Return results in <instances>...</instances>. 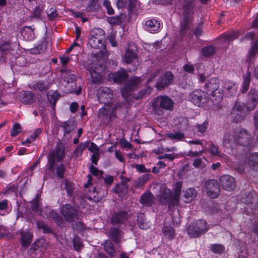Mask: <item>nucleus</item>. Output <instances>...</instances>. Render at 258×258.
Returning <instances> with one entry per match:
<instances>
[{"instance_id": "1", "label": "nucleus", "mask_w": 258, "mask_h": 258, "mask_svg": "<svg viewBox=\"0 0 258 258\" xmlns=\"http://www.w3.org/2000/svg\"><path fill=\"white\" fill-rule=\"evenodd\" d=\"M182 188V184L180 182H177L174 187V192L172 193L169 188L163 187L161 189V196L159 202L161 205L168 204L170 208L172 206H177L179 202L180 191Z\"/></svg>"}, {"instance_id": "2", "label": "nucleus", "mask_w": 258, "mask_h": 258, "mask_svg": "<svg viewBox=\"0 0 258 258\" xmlns=\"http://www.w3.org/2000/svg\"><path fill=\"white\" fill-rule=\"evenodd\" d=\"M105 32L101 28H93L90 34L88 43L90 46L95 49H99L101 51L105 48Z\"/></svg>"}, {"instance_id": "3", "label": "nucleus", "mask_w": 258, "mask_h": 258, "mask_svg": "<svg viewBox=\"0 0 258 258\" xmlns=\"http://www.w3.org/2000/svg\"><path fill=\"white\" fill-rule=\"evenodd\" d=\"M209 226L204 220L197 221L190 224L187 229L188 235L196 237L203 234L208 231Z\"/></svg>"}, {"instance_id": "4", "label": "nucleus", "mask_w": 258, "mask_h": 258, "mask_svg": "<svg viewBox=\"0 0 258 258\" xmlns=\"http://www.w3.org/2000/svg\"><path fill=\"white\" fill-rule=\"evenodd\" d=\"M188 100L197 106H205L209 101L208 93L200 89L195 90L190 93Z\"/></svg>"}, {"instance_id": "5", "label": "nucleus", "mask_w": 258, "mask_h": 258, "mask_svg": "<svg viewBox=\"0 0 258 258\" xmlns=\"http://www.w3.org/2000/svg\"><path fill=\"white\" fill-rule=\"evenodd\" d=\"M208 195L212 198H217L219 195L220 188L216 180H210L205 183Z\"/></svg>"}, {"instance_id": "6", "label": "nucleus", "mask_w": 258, "mask_h": 258, "mask_svg": "<svg viewBox=\"0 0 258 258\" xmlns=\"http://www.w3.org/2000/svg\"><path fill=\"white\" fill-rule=\"evenodd\" d=\"M219 182L222 188L227 191L233 190L236 186L233 177L228 175H224L220 177Z\"/></svg>"}, {"instance_id": "7", "label": "nucleus", "mask_w": 258, "mask_h": 258, "mask_svg": "<svg viewBox=\"0 0 258 258\" xmlns=\"http://www.w3.org/2000/svg\"><path fill=\"white\" fill-rule=\"evenodd\" d=\"M158 105L160 107L168 110H171L173 108L174 102L167 96H160L156 99Z\"/></svg>"}, {"instance_id": "8", "label": "nucleus", "mask_w": 258, "mask_h": 258, "mask_svg": "<svg viewBox=\"0 0 258 258\" xmlns=\"http://www.w3.org/2000/svg\"><path fill=\"white\" fill-rule=\"evenodd\" d=\"M173 79L172 74L170 72H166L160 78L156 84V87L159 89L164 88L171 83Z\"/></svg>"}, {"instance_id": "9", "label": "nucleus", "mask_w": 258, "mask_h": 258, "mask_svg": "<svg viewBox=\"0 0 258 258\" xmlns=\"http://www.w3.org/2000/svg\"><path fill=\"white\" fill-rule=\"evenodd\" d=\"M64 146L62 144H58L54 151L50 154V158L57 161H61L64 157Z\"/></svg>"}, {"instance_id": "10", "label": "nucleus", "mask_w": 258, "mask_h": 258, "mask_svg": "<svg viewBox=\"0 0 258 258\" xmlns=\"http://www.w3.org/2000/svg\"><path fill=\"white\" fill-rule=\"evenodd\" d=\"M76 211L70 205H66L61 208V214L67 221H71L75 216Z\"/></svg>"}, {"instance_id": "11", "label": "nucleus", "mask_w": 258, "mask_h": 258, "mask_svg": "<svg viewBox=\"0 0 258 258\" xmlns=\"http://www.w3.org/2000/svg\"><path fill=\"white\" fill-rule=\"evenodd\" d=\"M146 26L147 30L151 33H155L160 31V23L154 19H150L146 21Z\"/></svg>"}, {"instance_id": "12", "label": "nucleus", "mask_w": 258, "mask_h": 258, "mask_svg": "<svg viewBox=\"0 0 258 258\" xmlns=\"http://www.w3.org/2000/svg\"><path fill=\"white\" fill-rule=\"evenodd\" d=\"M250 141V136L245 130L241 131L237 139L238 143L243 146H248Z\"/></svg>"}, {"instance_id": "13", "label": "nucleus", "mask_w": 258, "mask_h": 258, "mask_svg": "<svg viewBox=\"0 0 258 258\" xmlns=\"http://www.w3.org/2000/svg\"><path fill=\"white\" fill-rule=\"evenodd\" d=\"M206 88L209 92H214L218 90L219 83L217 79L212 78L205 85Z\"/></svg>"}, {"instance_id": "14", "label": "nucleus", "mask_w": 258, "mask_h": 258, "mask_svg": "<svg viewBox=\"0 0 258 258\" xmlns=\"http://www.w3.org/2000/svg\"><path fill=\"white\" fill-rule=\"evenodd\" d=\"M197 192L194 188H189L184 192V198L185 202L190 203L197 196Z\"/></svg>"}, {"instance_id": "15", "label": "nucleus", "mask_w": 258, "mask_h": 258, "mask_svg": "<svg viewBox=\"0 0 258 258\" xmlns=\"http://www.w3.org/2000/svg\"><path fill=\"white\" fill-rule=\"evenodd\" d=\"M32 239V233L28 231H24L21 233V243L24 246L29 245Z\"/></svg>"}, {"instance_id": "16", "label": "nucleus", "mask_w": 258, "mask_h": 258, "mask_svg": "<svg viewBox=\"0 0 258 258\" xmlns=\"http://www.w3.org/2000/svg\"><path fill=\"white\" fill-rule=\"evenodd\" d=\"M141 203L145 206H151L154 202V197L151 192H147L142 195Z\"/></svg>"}, {"instance_id": "17", "label": "nucleus", "mask_w": 258, "mask_h": 258, "mask_svg": "<svg viewBox=\"0 0 258 258\" xmlns=\"http://www.w3.org/2000/svg\"><path fill=\"white\" fill-rule=\"evenodd\" d=\"M22 34L25 39L29 41L33 40L35 37L34 30L30 27H25Z\"/></svg>"}, {"instance_id": "18", "label": "nucleus", "mask_w": 258, "mask_h": 258, "mask_svg": "<svg viewBox=\"0 0 258 258\" xmlns=\"http://www.w3.org/2000/svg\"><path fill=\"white\" fill-rule=\"evenodd\" d=\"M231 114L236 119L241 118L243 116V112L242 106L240 104H236L232 109Z\"/></svg>"}, {"instance_id": "19", "label": "nucleus", "mask_w": 258, "mask_h": 258, "mask_svg": "<svg viewBox=\"0 0 258 258\" xmlns=\"http://www.w3.org/2000/svg\"><path fill=\"white\" fill-rule=\"evenodd\" d=\"M136 57L137 54L135 51L127 49L124 57V60L127 63L132 62L136 60Z\"/></svg>"}, {"instance_id": "20", "label": "nucleus", "mask_w": 258, "mask_h": 258, "mask_svg": "<svg viewBox=\"0 0 258 258\" xmlns=\"http://www.w3.org/2000/svg\"><path fill=\"white\" fill-rule=\"evenodd\" d=\"M126 74L125 71L121 70L117 73L111 74V77L113 79L114 82L120 83L125 79Z\"/></svg>"}, {"instance_id": "21", "label": "nucleus", "mask_w": 258, "mask_h": 258, "mask_svg": "<svg viewBox=\"0 0 258 258\" xmlns=\"http://www.w3.org/2000/svg\"><path fill=\"white\" fill-rule=\"evenodd\" d=\"M92 81L94 83H100L102 80V76L96 71H90Z\"/></svg>"}, {"instance_id": "22", "label": "nucleus", "mask_w": 258, "mask_h": 258, "mask_svg": "<svg viewBox=\"0 0 258 258\" xmlns=\"http://www.w3.org/2000/svg\"><path fill=\"white\" fill-rule=\"evenodd\" d=\"M89 142H86L78 145L74 151V154L76 157L81 155L84 150L88 146Z\"/></svg>"}, {"instance_id": "23", "label": "nucleus", "mask_w": 258, "mask_h": 258, "mask_svg": "<svg viewBox=\"0 0 258 258\" xmlns=\"http://www.w3.org/2000/svg\"><path fill=\"white\" fill-rule=\"evenodd\" d=\"M22 95L23 96V101L26 103H31L35 100L34 96L29 92H24Z\"/></svg>"}, {"instance_id": "24", "label": "nucleus", "mask_w": 258, "mask_h": 258, "mask_svg": "<svg viewBox=\"0 0 258 258\" xmlns=\"http://www.w3.org/2000/svg\"><path fill=\"white\" fill-rule=\"evenodd\" d=\"M104 248L106 251L111 256H113L115 253V250L112 244L109 240L105 242Z\"/></svg>"}, {"instance_id": "25", "label": "nucleus", "mask_w": 258, "mask_h": 258, "mask_svg": "<svg viewBox=\"0 0 258 258\" xmlns=\"http://www.w3.org/2000/svg\"><path fill=\"white\" fill-rule=\"evenodd\" d=\"M98 6L97 0H89L86 10L88 12L93 11L96 10Z\"/></svg>"}, {"instance_id": "26", "label": "nucleus", "mask_w": 258, "mask_h": 258, "mask_svg": "<svg viewBox=\"0 0 258 258\" xmlns=\"http://www.w3.org/2000/svg\"><path fill=\"white\" fill-rule=\"evenodd\" d=\"M249 164L255 169H258V153L250 156Z\"/></svg>"}, {"instance_id": "27", "label": "nucleus", "mask_w": 258, "mask_h": 258, "mask_svg": "<svg viewBox=\"0 0 258 258\" xmlns=\"http://www.w3.org/2000/svg\"><path fill=\"white\" fill-rule=\"evenodd\" d=\"M210 248L213 252L216 253H221L225 250V247L224 246L220 244H214L211 245Z\"/></svg>"}, {"instance_id": "28", "label": "nucleus", "mask_w": 258, "mask_h": 258, "mask_svg": "<svg viewBox=\"0 0 258 258\" xmlns=\"http://www.w3.org/2000/svg\"><path fill=\"white\" fill-rule=\"evenodd\" d=\"M167 136L171 139L175 140L177 141H181L184 137V134L181 132L169 133L167 134Z\"/></svg>"}, {"instance_id": "29", "label": "nucleus", "mask_w": 258, "mask_h": 258, "mask_svg": "<svg viewBox=\"0 0 258 258\" xmlns=\"http://www.w3.org/2000/svg\"><path fill=\"white\" fill-rule=\"evenodd\" d=\"M250 83V76L249 75L245 76L243 79V82L242 85V91L245 92L248 89Z\"/></svg>"}, {"instance_id": "30", "label": "nucleus", "mask_w": 258, "mask_h": 258, "mask_svg": "<svg viewBox=\"0 0 258 258\" xmlns=\"http://www.w3.org/2000/svg\"><path fill=\"white\" fill-rule=\"evenodd\" d=\"M164 234L169 239H172L174 236V230L171 227H165L164 229Z\"/></svg>"}, {"instance_id": "31", "label": "nucleus", "mask_w": 258, "mask_h": 258, "mask_svg": "<svg viewBox=\"0 0 258 258\" xmlns=\"http://www.w3.org/2000/svg\"><path fill=\"white\" fill-rule=\"evenodd\" d=\"M213 100L216 102L220 101L222 99V93L219 90H215L212 92Z\"/></svg>"}, {"instance_id": "32", "label": "nucleus", "mask_w": 258, "mask_h": 258, "mask_svg": "<svg viewBox=\"0 0 258 258\" xmlns=\"http://www.w3.org/2000/svg\"><path fill=\"white\" fill-rule=\"evenodd\" d=\"M21 125L18 123H15L13 126L12 132H11V136L13 137H15L18 135L21 132Z\"/></svg>"}, {"instance_id": "33", "label": "nucleus", "mask_w": 258, "mask_h": 258, "mask_svg": "<svg viewBox=\"0 0 258 258\" xmlns=\"http://www.w3.org/2000/svg\"><path fill=\"white\" fill-rule=\"evenodd\" d=\"M108 22L111 25H118L121 23V19L120 17H111L108 18Z\"/></svg>"}, {"instance_id": "34", "label": "nucleus", "mask_w": 258, "mask_h": 258, "mask_svg": "<svg viewBox=\"0 0 258 258\" xmlns=\"http://www.w3.org/2000/svg\"><path fill=\"white\" fill-rule=\"evenodd\" d=\"M127 188L128 187L125 184L122 183L120 185H117L115 188L114 190L117 193H125L127 192Z\"/></svg>"}, {"instance_id": "35", "label": "nucleus", "mask_w": 258, "mask_h": 258, "mask_svg": "<svg viewBox=\"0 0 258 258\" xmlns=\"http://www.w3.org/2000/svg\"><path fill=\"white\" fill-rule=\"evenodd\" d=\"M103 6L106 8L108 14L112 15L114 13V10L111 7L110 2L109 1L105 0L103 2Z\"/></svg>"}, {"instance_id": "36", "label": "nucleus", "mask_w": 258, "mask_h": 258, "mask_svg": "<svg viewBox=\"0 0 258 258\" xmlns=\"http://www.w3.org/2000/svg\"><path fill=\"white\" fill-rule=\"evenodd\" d=\"M9 236V231L7 228L3 225H0V238H2L5 237Z\"/></svg>"}, {"instance_id": "37", "label": "nucleus", "mask_w": 258, "mask_h": 258, "mask_svg": "<svg viewBox=\"0 0 258 258\" xmlns=\"http://www.w3.org/2000/svg\"><path fill=\"white\" fill-rule=\"evenodd\" d=\"M193 166L196 168H204L205 164L203 162L202 159H196L193 162Z\"/></svg>"}, {"instance_id": "38", "label": "nucleus", "mask_w": 258, "mask_h": 258, "mask_svg": "<svg viewBox=\"0 0 258 258\" xmlns=\"http://www.w3.org/2000/svg\"><path fill=\"white\" fill-rule=\"evenodd\" d=\"M183 21L181 22L182 26L183 25V27H185V24L187 23H189L192 19V15L191 13H189L188 15H186L185 14L183 15Z\"/></svg>"}, {"instance_id": "39", "label": "nucleus", "mask_w": 258, "mask_h": 258, "mask_svg": "<svg viewBox=\"0 0 258 258\" xmlns=\"http://www.w3.org/2000/svg\"><path fill=\"white\" fill-rule=\"evenodd\" d=\"M214 49L213 47H206L203 48L202 50L203 53L205 55H210L213 54Z\"/></svg>"}, {"instance_id": "40", "label": "nucleus", "mask_w": 258, "mask_h": 258, "mask_svg": "<svg viewBox=\"0 0 258 258\" xmlns=\"http://www.w3.org/2000/svg\"><path fill=\"white\" fill-rule=\"evenodd\" d=\"M90 152H92L93 154H99V149L98 146L93 142L91 143L90 147L89 148Z\"/></svg>"}, {"instance_id": "41", "label": "nucleus", "mask_w": 258, "mask_h": 258, "mask_svg": "<svg viewBox=\"0 0 258 258\" xmlns=\"http://www.w3.org/2000/svg\"><path fill=\"white\" fill-rule=\"evenodd\" d=\"M64 171V167L63 164H60L56 169V174L57 176L60 178L63 177Z\"/></svg>"}, {"instance_id": "42", "label": "nucleus", "mask_w": 258, "mask_h": 258, "mask_svg": "<svg viewBox=\"0 0 258 258\" xmlns=\"http://www.w3.org/2000/svg\"><path fill=\"white\" fill-rule=\"evenodd\" d=\"M90 171L91 173L95 176L101 175L102 174V172L101 171L98 170L96 167L93 166H91L90 168Z\"/></svg>"}, {"instance_id": "43", "label": "nucleus", "mask_w": 258, "mask_h": 258, "mask_svg": "<svg viewBox=\"0 0 258 258\" xmlns=\"http://www.w3.org/2000/svg\"><path fill=\"white\" fill-rule=\"evenodd\" d=\"M56 97V93L55 92H54L52 94L49 93L47 94V98L48 100L51 103H54L56 100H57Z\"/></svg>"}, {"instance_id": "44", "label": "nucleus", "mask_w": 258, "mask_h": 258, "mask_svg": "<svg viewBox=\"0 0 258 258\" xmlns=\"http://www.w3.org/2000/svg\"><path fill=\"white\" fill-rule=\"evenodd\" d=\"M209 151L210 152L211 154L214 156H217L219 155V153L218 150V148L214 146L213 144H211V148L209 150Z\"/></svg>"}, {"instance_id": "45", "label": "nucleus", "mask_w": 258, "mask_h": 258, "mask_svg": "<svg viewBox=\"0 0 258 258\" xmlns=\"http://www.w3.org/2000/svg\"><path fill=\"white\" fill-rule=\"evenodd\" d=\"M207 123L204 122L201 124H199L197 125V128L199 132L204 133L206 131L207 129Z\"/></svg>"}, {"instance_id": "46", "label": "nucleus", "mask_w": 258, "mask_h": 258, "mask_svg": "<svg viewBox=\"0 0 258 258\" xmlns=\"http://www.w3.org/2000/svg\"><path fill=\"white\" fill-rule=\"evenodd\" d=\"M57 16L55 9H51L50 12L48 13V16L50 20H52L56 18Z\"/></svg>"}, {"instance_id": "47", "label": "nucleus", "mask_w": 258, "mask_h": 258, "mask_svg": "<svg viewBox=\"0 0 258 258\" xmlns=\"http://www.w3.org/2000/svg\"><path fill=\"white\" fill-rule=\"evenodd\" d=\"M8 208V201L4 200L0 201V210L4 211Z\"/></svg>"}, {"instance_id": "48", "label": "nucleus", "mask_w": 258, "mask_h": 258, "mask_svg": "<svg viewBox=\"0 0 258 258\" xmlns=\"http://www.w3.org/2000/svg\"><path fill=\"white\" fill-rule=\"evenodd\" d=\"M120 143L121 146L123 148L130 149L131 148V144L125 140H120Z\"/></svg>"}, {"instance_id": "49", "label": "nucleus", "mask_w": 258, "mask_h": 258, "mask_svg": "<svg viewBox=\"0 0 258 258\" xmlns=\"http://www.w3.org/2000/svg\"><path fill=\"white\" fill-rule=\"evenodd\" d=\"M120 215L115 214L113 215L111 219L112 222L113 223H119L122 221V220L120 218Z\"/></svg>"}, {"instance_id": "50", "label": "nucleus", "mask_w": 258, "mask_h": 258, "mask_svg": "<svg viewBox=\"0 0 258 258\" xmlns=\"http://www.w3.org/2000/svg\"><path fill=\"white\" fill-rule=\"evenodd\" d=\"M184 71L188 73H191L194 71V67L190 64H185L183 67Z\"/></svg>"}, {"instance_id": "51", "label": "nucleus", "mask_w": 258, "mask_h": 258, "mask_svg": "<svg viewBox=\"0 0 258 258\" xmlns=\"http://www.w3.org/2000/svg\"><path fill=\"white\" fill-rule=\"evenodd\" d=\"M61 63L62 65H66L69 62L70 58L67 56L63 55L60 57Z\"/></svg>"}, {"instance_id": "52", "label": "nucleus", "mask_w": 258, "mask_h": 258, "mask_svg": "<svg viewBox=\"0 0 258 258\" xmlns=\"http://www.w3.org/2000/svg\"><path fill=\"white\" fill-rule=\"evenodd\" d=\"M207 150V149L205 147L203 151L190 153V156L192 157L199 156L203 154V153L205 152Z\"/></svg>"}, {"instance_id": "53", "label": "nucleus", "mask_w": 258, "mask_h": 258, "mask_svg": "<svg viewBox=\"0 0 258 258\" xmlns=\"http://www.w3.org/2000/svg\"><path fill=\"white\" fill-rule=\"evenodd\" d=\"M51 215L52 218L55 220L57 223L59 224V223H60V218L58 217V215L57 213H55L54 212H52L51 213Z\"/></svg>"}, {"instance_id": "54", "label": "nucleus", "mask_w": 258, "mask_h": 258, "mask_svg": "<svg viewBox=\"0 0 258 258\" xmlns=\"http://www.w3.org/2000/svg\"><path fill=\"white\" fill-rule=\"evenodd\" d=\"M176 157H177V156L173 154H166L164 156H160L159 158L160 159L168 158V159H170V160H172Z\"/></svg>"}, {"instance_id": "55", "label": "nucleus", "mask_w": 258, "mask_h": 258, "mask_svg": "<svg viewBox=\"0 0 258 258\" xmlns=\"http://www.w3.org/2000/svg\"><path fill=\"white\" fill-rule=\"evenodd\" d=\"M35 88L42 91V90L45 89V85L42 82H40L35 85Z\"/></svg>"}, {"instance_id": "56", "label": "nucleus", "mask_w": 258, "mask_h": 258, "mask_svg": "<svg viewBox=\"0 0 258 258\" xmlns=\"http://www.w3.org/2000/svg\"><path fill=\"white\" fill-rule=\"evenodd\" d=\"M109 41L112 46L115 47L117 45V43L115 40V36L113 35L109 36Z\"/></svg>"}, {"instance_id": "57", "label": "nucleus", "mask_w": 258, "mask_h": 258, "mask_svg": "<svg viewBox=\"0 0 258 258\" xmlns=\"http://www.w3.org/2000/svg\"><path fill=\"white\" fill-rule=\"evenodd\" d=\"M227 89L230 90L231 89L233 91L235 92L236 91V86L235 84L232 82H228V86L227 87Z\"/></svg>"}, {"instance_id": "58", "label": "nucleus", "mask_w": 258, "mask_h": 258, "mask_svg": "<svg viewBox=\"0 0 258 258\" xmlns=\"http://www.w3.org/2000/svg\"><path fill=\"white\" fill-rule=\"evenodd\" d=\"M136 169L140 172H144L146 171V169L145 167L142 165H136Z\"/></svg>"}, {"instance_id": "59", "label": "nucleus", "mask_w": 258, "mask_h": 258, "mask_svg": "<svg viewBox=\"0 0 258 258\" xmlns=\"http://www.w3.org/2000/svg\"><path fill=\"white\" fill-rule=\"evenodd\" d=\"M116 158L120 162H123L124 160V158L122 155V154L119 152L116 151L115 153Z\"/></svg>"}, {"instance_id": "60", "label": "nucleus", "mask_w": 258, "mask_h": 258, "mask_svg": "<svg viewBox=\"0 0 258 258\" xmlns=\"http://www.w3.org/2000/svg\"><path fill=\"white\" fill-rule=\"evenodd\" d=\"M105 182L108 184H111L113 181V177L111 176H106L104 179Z\"/></svg>"}, {"instance_id": "61", "label": "nucleus", "mask_w": 258, "mask_h": 258, "mask_svg": "<svg viewBox=\"0 0 258 258\" xmlns=\"http://www.w3.org/2000/svg\"><path fill=\"white\" fill-rule=\"evenodd\" d=\"M41 9L39 8H36L34 9L33 16L34 17L38 18L40 16L41 13Z\"/></svg>"}, {"instance_id": "62", "label": "nucleus", "mask_w": 258, "mask_h": 258, "mask_svg": "<svg viewBox=\"0 0 258 258\" xmlns=\"http://www.w3.org/2000/svg\"><path fill=\"white\" fill-rule=\"evenodd\" d=\"M127 0H118L117 5L118 7H123L127 4Z\"/></svg>"}, {"instance_id": "63", "label": "nucleus", "mask_w": 258, "mask_h": 258, "mask_svg": "<svg viewBox=\"0 0 258 258\" xmlns=\"http://www.w3.org/2000/svg\"><path fill=\"white\" fill-rule=\"evenodd\" d=\"M78 107V105L77 103L76 102H73L70 105V109L72 112H74L77 110Z\"/></svg>"}, {"instance_id": "64", "label": "nucleus", "mask_w": 258, "mask_h": 258, "mask_svg": "<svg viewBox=\"0 0 258 258\" xmlns=\"http://www.w3.org/2000/svg\"><path fill=\"white\" fill-rule=\"evenodd\" d=\"M99 154H93L92 156V162L93 163L96 164L98 159Z\"/></svg>"}]
</instances>
